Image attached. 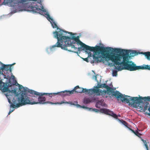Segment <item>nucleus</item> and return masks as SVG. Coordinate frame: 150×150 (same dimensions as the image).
I'll return each instance as SVG.
<instances>
[{
    "label": "nucleus",
    "mask_w": 150,
    "mask_h": 150,
    "mask_svg": "<svg viewBox=\"0 0 150 150\" xmlns=\"http://www.w3.org/2000/svg\"><path fill=\"white\" fill-rule=\"evenodd\" d=\"M54 37L57 39V42L50 47V50L55 47H61L62 49L77 53L75 50H78L77 48L75 47L74 44L77 42V44L81 45V47L83 48V50H89L94 52V54L93 55V63L99 62L100 59L102 58V55L106 49V47L97 46L96 47H91L87 45L81 41L78 36L75 37L72 32H68L60 29V31L54 32Z\"/></svg>",
    "instance_id": "f257e3e1"
},
{
    "label": "nucleus",
    "mask_w": 150,
    "mask_h": 150,
    "mask_svg": "<svg viewBox=\"0 0 150 150\" xmlns=\"http://www.w3.org/2000/svg\"><path fill=\"white\" fill-rule=\"evenodd\" d=\"M138 54L135 50H129L125 49L113 48L106 47L102 55V58L100 59L99 62L104 63L105 59L108 58L114 63L109 62L108 65L110 67L114 66V69L118 71L125 69L130 71H134L139 69L148 70V65L137 66L131 61H129L128 57H134Z\"/></svg>",
    "instance_id": "f03ea898"
},
{
    "label": "nucleus",
    "mask_w": 150,
    "mask_h": 150,
    "mask_svg": "<svg viewBox=\"0 0 150 150\" xmlns=\"http://www.w3.org/2000/svg\"><path fill=\"white\" fill-rule=\"evenodd\" d=\"M40 3L41 0H4L3 2L4 4L12 6V9L15 12L26 10L33 13L41 11L37 4Z\"/></svg>",
    "instance_id": "7ed1b4c3"
},
{
    "label": "nucleus",
    "mask_w": 150,
    "mask_h": 150,
    "mask_svg": "<svg viewBox=\"0 0 150 150\" xmlns=\"http://www.w3.org/2000/svg\"><path fill=\"white\" fill-rule=\"evenodd\" d=\"M95 87L96 88L89 89V93L91 95L95 94L96 96H104L106 95L107 93L108 94L111 93L112 96H115L118 100L120 99L121 101L124 95L119 91H114L112 88L109 87L105 83L98 84V86Z\"/></svg>",
    "instance_id": "20e7f679"
},
{
    "label": "nucleus",
    "mask_w": 150,
    "mask_h": 150,
    "mask_svg": "<svg viewBox=\"0 0 150 150\" xmlns=\"http://www.w3.org/2000/svg\"><path fill=\"white\" fill-rule=\"evenodd\" d=\"M38 93V94H33V95H30L29 98L28 100L29 102L27 103L26 104H34L38 103L45 104V103H50L51 104H61L62 103H69V102H65L64 101H62L61 102H56L55 103H52L50 101H48L45 102L46 100V98L45 97L42 96L44 95H46L49 96L50 97H52L53 95H56L58 94V93H40L37 92Z\"/></svg>",
    "instance_id": "39448f33"
},
{
    "label": "nucleus",
    "mask_w": 150,
    "mask_h": 150,
    "mask_svg": "<svg viewBox=\"0 0 150 150\" xmlns=\"http://www.w3.org/2000/svg\"><path fill=\"white\" fill-rule=\"evenodd\" d=\"M142 100L144 101H150V96L142 97L139 96L132 97L129 96L124 95L123 97L122 100V102L129 103L130 105L134 107L138 106V105L140 103H142Z\"/></svg>",
    "instance_id": "423d86ee"
},
{
    "label": "nucleus",
    "mask_w": 150,
    "mask_h": 150,
    "mask_svg": "<svg viewBox=\"0 0 150 150\" xmlns=\"http://www.w3.org/2000/svg\"><path fill=\"white\" fill-rule=\"evenodd\" d=\"M19 87L21 93V95L18 98H20L21 104L24 105L26 104L29 101L28 100L30 95L33 94H38V93L37 91L32 90H30L27 88H25L23 86L19 85Z\"/></svg>",
    "instance_id": "0eeeda50"
},
{
    "label": "nucleus",
    "mask_w": 150,
    "mask_h": 150,
    "mask_svg": "<svg viewBox=\"0 0 150 150\" xmlns=\"http://www.w3.org/2000/svg\"><path fill=\"white\" fill-rule=\"evenodd\" d=\"M13 80L14 81L13 83L11 82V78L9 79L8 82L4 83L2 81V79L0 78V89L1 91L3 92L9 91V87L13 85H15L16 82L14 79H13Z\"/></svg>",
    "instance_id": "6e6552de"
},
{
    "label": "nucleus",
    "mask_w": 150,
    "mask_h": 150,
    "mask_svg": "<svg viewBox=\"0 0 150 150\" xmlns=\"http://www.w3.org/2000/svg\"><path fill=\"white\" fill-rule=\"evenodd\" d=\"M40 3V6L38 5V7H39V8L41 9V11H40V12H37L36 13H39L40 14H42L43 13H44V14L45 15V16L47 18V19L51 23L52 25L53 28H57L58 29V27H57V24L54 21L53 19L50 17L49 14L46 11H42L41 9L43 7L42 6V4H41ZM34 12V13H35Z\"/></svg>",
    "instance_id": "1a4fd4ad"
},
{
    "label": "nucleus",
    "mask_w": 150,
    "mask_h": 150,
    "mask_svg": "<svg viewBox=\"0 0 150 150\" xmlns=\"http://www.w3.org/2000/svg\"><path fill=\"white\" fill-rule=\"evenodd\" d=\"M73 90L74 91V93H85L86 94H87L89 95H91L90 93H89L90 91L89 89H88L86 88H82L80 87L79 86H77L75 87Z\"/></svg>",
    "instance_id": "9d476101"
},
{
    "label": "nucleus",
    "mask_w": 150,
    "mask_h": 150,
    "mask_svg": "<svg viewBox=\"0 0 150 150\" xmlns=\"http://www.w3.org/2000/svg\"><path fill=\"white\" fill-rule=\"evenodd\" d=\"M20 98H18V103H17L16 100H13V103L11 101V100L8 99V102L10 104H11L10 107H12L13 108H15L16 107H19L21 106H22L23 105H25L26 104L23 105L21 104L20 100H19Z\"/></svg>",
    "instance_id": "9b49d317"
},
{
    "label": "nucleus",
    "mask_w": 150,
    "mask_h": 150,
    "mask_svg": "<svg viewBox=\"0 0 150 150\" xmlns=\"http://www.w3.org/2000/svg\"><path fill=\"white\" fill-rule=\"evenodd\" d=\"M15 64V63H14L11 64L5 65L2 64V65L1 67H0V69L2 70H4L6 71H9L10 72H11L12 71L11 67Z\"/></svg>",
    "instance_id": "f8f14e48"
},
{
    "label": "nucleus",
    "mask_w": 150,
    "mask_h": 150,
    "mask_svg": "<svg viewBox=\"0 0 150 150\" xmlns=\"http://www.w3.org/2000/svg\"><path fill=\"white\" fill-rule=\"evenodd\" d=\"M74 90L71 91L65 90L64 91H61L60 92H57V93H58V94H59V95L64 97L67 96H70L72 94H74Z\"/></svg>",
    "instance_id": "ddd939ff"
},
{
    "label": "nucleus",
    "mask_w": 150,
    "mask_h": 150,
    "mask_svg": "<svg viewBox=\"0 0 150 150\" xmlns=\"http://www.w3.org/2000/svg\"><path fill=\"white\" fill-rule=\"evenodd\" d=\"M99 111L101 113H104L105 114L109 115L111 111L109 109H100Z\"/></svg>",
    "instance_id": "4468645a"
},
{
    "label": "nucleus",
    "mask_w": 150,
    "mask_h": 150,
    "mask_svg": "<svg viewBox=\"0 0 150 150\" xmlns=\"http://www.w3.org/2000/svg\"><path fill=\"white\" fill-rule=\"evenodd\" d=\"M138 54H142L145 56L146 58L149 60H150V52H138Z\"/></svg>",
    "instance_id": "2eb2a0df"
},
{
    "label": "nucleus",
    "mask_w": 150,
    "mask_h": 150,
    "mask_svg": "<svg viewBox=\"0 0 150 150\" xmlns=\"http://www.w3.org/2000/svg\"><path fill=\"white\" fill-rule=\"evenodd\" d=\"M69 102V104H70L71 105H76V106H77V107H80V108H86V109H89V110H90L91 109V108H87V107H86L84 105H83V106H81L79 104H74V103H72V102Z\"/></svg>",
    "instance_id": "dca6fc26"
},
{
    "label": "nucleus",
    "mask_w": 150,
    "mask_h": 150,
    "mask_svg": "<svg viewBox=\"0 0 150 150\" xmlns=\"http://www.w3.org/2000/svg\"><path fill=\"white\" fill-rule=\"evenodd\" d=\"M109 114V115L117 119V116L116 114L114 113L112 111H111Z\"/></svg>",
    "instance_id": "f3484780"
},
{
    "label": "nucleus",
    "mask_w": 150,
    "mask_h": 150,
    "mask_svg": "<svg viewBox=\"0 0 150 150\" xmlns=\"http://www.w3.org/2000/svg\"><path fill=\"white\" fill-rule=\"evenodd\" d=\"M12 76L13 77V78H12V80H13V79H14V80H15L16 81L15 79H14V78H15L14 76ZM13 82H11V83H13V82H14V81H13ZM16 84H16V83H18H18H17V81H16ZM16 85V84L14 85H12V86L9 87V91H8V92H11V91H13V90L12 89V88H11V87H12V86H14V85Z\"/></svg>",
    "instance_id": "a211bd4d"
},
{
    "label": "nucleus",
    "mask_w": 150,
    "mask_h": 150,
    "mask_svg": "<svg viewBox=\"0 0 150 150\" xmlns=\"http://www.w3.org/2000/svg\"><path fill=\"white\" fill-rule=\"evenodd\" d=\"M6 96L7 98H8V99H10L11 100V99H12V98H13V101L15 100L14 99V97H13V95H8L6 94Z\"/></svg>",
    "instance_id": "6ab92c4d"
},
{
    "label": "nucleus",
    "mask_w": 150,
    "mask_h": 150,
    "mask_svg": "<svg viewBox=\"0 0 150 150\" xmlns=\"http://www.w3.org/2000/svg\"><path fill=\"white\" fill-rule=\"evenodd\" d=\"M149 105V104L148 103L146 104V105H145L144 107V110L145 111L148 109L149 111H150V107Z\"/></svg>",
    "instance_id": "aec40b11"
},
{
    "label": "nucleus",
    "mask_w": 150,
    "mask_h": 150,
    "mask_svg": "<svg viewBox=\"0 0 150 150\" xmlns=\"http://www.w3.org/2000/svg\"><path fill=\"white\" fill-rule=\"evenodd\" d=\"M120 121L127 127L128 128L129 127H128V124L126 121L122 120H120Z\"/></svg>",
    "instance_id": "412c9836"
},
{
    "label": "nucleus",
    "mask_w": 150,
    "mask_h": 150,
    "mask_svg": "<svg viewBox=\"0 0 150 150\" xmlns=\"http://www.w3.org/2000/svg\"><path fill=\"white\" fill-rule=\"evenodd\" d=\"M91 101L88 98H85L83 100V102L84 103L88 104L90 103Z\"/></svg>",
    "instance_id": "4be33fe9"
},
{
    "label": "nucleus",
    "mask_w": 150,
    "mask_h": 150,
    "mask_svg": "<svg viewBox=\"0 0 150 150\" xmlns=\"http://www.w3.org/2000/svg\"><path fill=\"white\" fill-rule=\"evenodd\" d=\"M117 75V71L116 70L112 71V75L113 76H116Z\"/></svg>",
    "instance_id": "5701e85b"
},
{
    "label": "nucleus",
    "mask_w": 150,
    "mask_h": 150,
    "mask_svg": "<svg viewBox=\"0 0 150 150\" xmlns=\"http://www.w3.org/2000/svg\"><path fill=\"white\" fill-rule=\"evenodd\" d=\"M144 144L145 145V147L146 148L147 150H149L147 142H146V140L144 142Z\"/></svg>",
    "instance_id": "b1692460"
},
{
    "label": "nucleus",
    "mask_w": 150,
    "mask_h": 150,
    "mask_svg": "<svg viewBox=\"0 0 150 150\" xmlns=\"http://www.w3.org/2000/svg\"><path fill=\"white\" fill-rule=\"evenodd\" d=\"M135 133V134L136 135H137L139 137H140V136L142 134H140L138 131H136Z\"/></svg>",
    "instance_id": "393cba45"
},
{
    "label": "nucleus",
    "mask_w": 150,
    "mask_h": 150,
    "mask_svg": "<svg viewBox=\"0 0 150 150\" xmlns=\"http://www.w3.org/2000/svg\"><path fill=\"white\" fill-rule=\"evenodd\" d=\"M92 110L95 112H98V111H99L100 110H98V109H95V108H94Z\"/></svg>",
    "instance_id": "a878e982"
},
{
    "label": "nucleus",
    "mask_w": 150,
    "mask_h": 150,
    "mask_svg": "<svg viewBox=\"0 0 150 150\" xmlns=\"http://www.w3.org/2000/svg\"><path fill=\"white\" fill-rule=\"evenodd\" d=\"M129 129L133 132V133L134 134H135V132L134 130L131 129H130V128H129L128 127V128Z\"/></svg>",
    "instance_id": "bb28decb"
},
{
    "label": "nucleus",
    "mask_w": 150,
    "mask_h": 150,
    "mask_svg": "<svg viewBox=\"0 0 150 150\" xmlns=\"http://www.w3.org/2000/svg\"><path fill=\"white\" fill-rule=\"evenodd\" d=\"M83 60L84 61H86L87 62H88V58H84Z\"/></svg>",
    "instance_id": "cd10ccee"
},
{
    "label": "nucleus",
    "mask_w": 150,
    "mask_h": 150,
    "mask_svg": "<svg viewBox=\"0 0 150 150\" xmlns=\"http://www.w3.org/2000/svg\"><path fill=\"white\" fill-rule=\"evenodd\" d=\"M96 107L99 108L100 107V105H98V103H97L96 104Z\"/></svg>",
    "instance_id": "c85d7f7f"
},
{
    "label": "nucleus",
    "mask_w": 150,
    "mask_h": 150,
    "mask_svg": "<svg viewBox=\"0 0 150 150\" xmlns=\"http://www.w3.org/2000/svg\"><path fill=\"white\" fill-rule=\"evenodd\" d=\"M14 110V109H13L11 111L10 110L9 112H8V114L9 115L12 112H13Z\"/></svg>",
    "instance_id": "c756f323"
},
{
    "label": "nucleus",
    "mask_w": 150,
    "mask_h": 150,
    "mask_svg": "<svg viewBox=\"0 0 150 150\" xmlns=\"http://www.w3.org/2000/svg\"><path fill=\"white\" fill-rule=\"evenodd\" d=\"M141 138V140L144 142L145 140H144V139H142V138L141 137H140Z\"/></svg>",
    "instance_id": "7c9ffc66"
},
{
    "label": "nucleus",
    "mask_w": 150,
    "mask_h": 150,
    "mask_svg": "<svg viewBox=\"0 0 150 150\" xmlns=\"http://www.w3.org/2000/svg\"><path fill=\"white\" fill-rule=\"evenodd\" d=\"M88 54L89 56H90L91 57V54L90 52H89V53H88Z\"/></svg>",
    "instance_id": "2f4dec72"
},
{
    "label": "nucleus",
    "mask_w": 150,
    "mask_h": 150,
    "mask_svg": "<svg viewBox=\"0 0 150 150\" xmlns=\"http://www.w3.org/2000/svg\"><path fill=\"white\" fill-rule=\"evenodd\" d=\"M148 70H150V65H149V67L148 68Z\"/></svg>",
    "instance_id": "473e14b6"
},
{
    "label": "nucleus",
    "mask_w": 150,
    "mask_h": 150,
    "mask_svg": "<svg viewBox=\"0 0 150 150\" xmlns=\"http://www.w3.org/2000/svg\"><path fill=\"white\" fill-rule=\"evenodd\" d=\"M0 70H1V69H0ZM1 70H0V74H1Z\"/></svg>",
    "instance_id": "72a5a7b5"
},
{
    "label": "nucleus",
    "mask_w": 150,
    "mask_h": 150,
    "mask_svg": "<svg viewBox=\"0 0 150 150\" xmlns=\"http://www.w3.org/2000/svg\"><path fill=\"white\" fill-rule=\"evenodd\" d=\"M140 108H142V107H141V106H140Z\"/></svg>",
    "instance_id": "f704fd0d"
},
{
    "label": "nucleus",
    "mask_w": 150,
    "mask_h": 150,
    "mask_svg": "<svg viewBox=\"0 0 150 150\" xmlns=\"http://www.w3.org/2000/svg\"><path fill=\"white\" fill-rule=\"evenodd\" d=\"M48 50V49H47V50Z\"/></svg>",
    "instance_id": "c9c22d12"
}]
</instances>
